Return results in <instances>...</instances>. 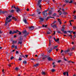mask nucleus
<instances>
[{"instance_id": "nucleus-39", "label": "nucleus", "mask_w": 76, "mask_h": 76, "mask_svg": "<svg viewBox=\"0 0 76 76\" xmlns=\"http://www.w3.org/2000/svg\"><path fill=\"white\" fill-rule=\"evenodd\" d=\"M15 45H13L12 47V48H14V47H15Z\"/></svg>"}, {"instance_id": "nucleus-15", "label": "nucleus", "mask_w": 76, "mask_h": 76, "mask_svg": "<svg viewBox=\"0 0 76 76\" xmlns=\"http://www.w3.org/2000/svg\"><path fill=\"white\" fill-rule=\"evenodd\" d=\"M17 43V41H12V44H16Z\"/></svg>"}, {"instance_id": "nucleus-24", "label": "nucleus", "mask_w": 76, "mask_h": 76, "mask_svg": "<svg viewBox=\"0 0 76 76\" xmlns=\"http://www.w3.org/2000/svg\"><path fill=\"white\" fill-rule=\"evenodd\" d=\"M39 66V64H37L34 65V67H37V66Z\"/></svg>"}, {"instance_id": "nucleus-16", "label": "nucleus", "mask_w": 76, "mask_h": 76, "mask_svg": "<svg viewBox=\"0 0 76 76\" xmlns=\"http://www.w3.org/2000/svg\"><path fill=\"white\" fill-rule=\"evenodd\" d=\"M65 29V28H64V27H63L61 29V31H62V32H64V31Z\"/></svg>"}, {"instance_id": "nucleus-5", "label": "nucleus", "mask_w": 76, "mask_h": 76, "mask_svg": "<svg viewBox=\"0 0 76 76\" xmlns=\"http://www.w3.org/2000/svg\"><path fill=\"white\" fill-rule=\"evenodd\" d=\"M8 19H9V18L8 17H6V21H7V22H11V21H12V19H10L9 21H8Z\"/></svg>"}, {"instance_id": "nucleus-4", "label": "nucleus", "mask_w": 76, "mask_h": 76, "mask_svg": "<svg viewBox=\"0 0 76 76\" xmlns=\"http://www.w3.org/2000/svg\"><path fill=\"white\" fill-rule=\"evenodd\" d=\"M7 12L6 11H3L1 10H0V13H2V14H5V13H7Z\"/></svg>"}, {"instance_id": "nucleus-59", "label": "nucleus", "mask_w": 76, "mask_h": 76, "mask_svg": "<svg viewBox=\"0 0 76 76\" xmlns=\"http://www.w3.org/2000/svg\"><path fill=\"white\" fill-rule=\"evenodd\" d=\"M74 16V19H76V16H74Z\"/></svg>"}, {"instance_id": "nucleus-53", "label": "nucleus", "mask_w": 76, "mask_h": 76, "mask_svg": "<svg viewBox=\"0 0 76 76\" xmlns=\"http://www.w3.org/2000/svg\"><path fill=\"white\" fill-rule=\"evenodd\" d=\"M68 35H69V37H72V35L71 34H67Z\"/></svg>"}, {"instance_id": "nucleus-42", "label": "nucleus", "mask_w": 76, "mask_h": 76, "mask_svg": "<svg viewBox=\"0 0 76 76\" xmlns=\"http://www.w3.org/2000/svg\"><path fill=\"white\" fill-rule=\"evenodd\" d=\"M12 15L8 16V18H12Z\"/></svg>"}, {"instance_id": "nucleus-64", "label": "nucleus", "mask_w": 76, "mask_h": 76, "mask_svg": "<svg viewBox=\"0 0 76 76\" xmlns=\"http://www.w3.org/2000/svg\"><path fill=\"white\" fill-rule=\"evenodd\" d=\"M49 38L51 39V38H52V37H51V36H50L49 37Z\"/></svg>"}, {"instance_id": "nucleus-3", "label": "nucleus", "mask_w": 76, "mask_h": 76, "mask_svg": "<svg viewBox=\"0 0 76 76\" xmlns=\"http://www.w3.org/2000/svg\"><path fill=\"white\" fill-rule=\"evenodd\" d=\"M56 23V21H55L53 22V23L51 24V25L52 27H53V28H54V27H55L56 28H57V25L56 24H54V23Z\"/></svg>"}, {"instance_id": "nucleus-61", "label": "nucleus", "mask_w": 76, "mask_h": 76, "mask_svg": "<svg viewBox=\"0 0 76 76\" xmlns=\"http://www.w3.org/2000/svg\"><path fill=\"white\" fill-rule=\"evenodd\" d=\"M17 37V36H16V35H15L14 36V38H16Z\"/></svg>"}, {"instance_id": "nucleus-62", "label": "nucleus", "mask_w": 76, "mask_h": 76, "mask_svg": "<svg viewBox=\"0 0 76 76\" xmlns=\"http://www.w3.org/2000/svg\"><path fill=\"white\" fill-rule=\"evenodd\" d=\"M16 54H19V52L18 51H16Z\"/></svg>"}, {"instance_id": "nucleus-20", "label": "nucleus", "mask_w": 76, "mask_h": 76, "mask_svg": "<svg viewBox=\"0 0 76 76\" xmlns=\"http://www.w3.org/2000/svg\"><path fill=\"white\" fill-rule=\"evenodd\" d=\"M42 75H46L45 72H43V71H42Z\"/></svg>"}, {"instance_id": "nucleus-55", "label": "nucleus", "mask_w": 76, "mask_h": 76, "mask_svg": "<svg viewBox=\"0 0 76 76\" xmlns=\"http://www.w3.org/2000/svg\"><path fill=\"white\" fill-rule=\"evenodd\" d=\"M66 73L67 75V76H69V72H66Z\"/></svg>"}, {"instance_id": "nucleus-18", "label": "nucleus", "mask_w": 76, "mask_h": 76, "mask_svg": "<svg viewBox=\"0 0 76 76\" xmlns=\"http://www.w3.org/2000/svg\"><path fill=\"white\" fill-rule=\"evenodd\" d=\"M69 51H70V50L69 49H68L67 50L64 51V52L66 53H68V52H69Z\"/></svg>"}, {"instance_id": "nucleus-14", "label": "nucleus", "mask_w": 76, "mask_h": 76, "mask_svg": "<svg viewBox=\"0 0 76 76\" xmlns=\"http://www.w3.org/2000/svg\"><path fill=\"white\" fill-rule=\"evenodd\" d=\"M58 12L59 13V14L60 15H61V12L60 10H58Z\"/></svg>"}, {"instance_id": "nucleus-25", "label": "nucleus", "mask_w": 76, "mask_h": 76, "mask_svg": "<svg viewBox=\"0 0 76 76\" xmlns=\"http://www.w3.org/2000/svg\"><path fill=\"white\" fill-rule=\"evenodd\" d=\"M12 19L15 20V21H16L17 20V19L15 18V17H12Z\"/></svg>"}, {"instance_id": "nucleus-28", "label": "nucleus", "mask_w": 76, "mask_h": 76, "mask_svg": "<svg viewBox=\"0 0 76 76\" xmlns=\"http://www.w3.org/2000/svg\"><path fill=\"white\" fill-rule=\"evenodd\" d=\"M63 13V14L64 15H67V14H68V13L67 12H64Z\"/></svg>"}, {"instance_id": "nucleus-34", "label": "nucleus", "mask_w": 76, "mask_h": 76, "mask_svg": "<svg viewBox=\"0 0 76 76\" xmlns=\"http://www.w3.org/2000/svg\"><path fill=\"white\" fill-rule=\"evenodd\" d=\"M58 47V45L54 46L53 48V49H56V48H57Z\"/></svg>"}, {"instance_id": "nucleus-1", "label": "nucleus", "mask_w": 76, "mask_h": 76, "mask_svg": "<svg viewBox=\"0 0 76 76\" xmlns=\"http://www.w3.org/2000/svg\"><path fill=\"white\" fill-rule=\"evenodd\" d=\"M41 1H42V0H39L37 2V5L38 6H39V7L40 8L41 10H42V9L41 8V6L40 5H39V4H40V3L41 2Z\"/></svg>"}, {"instance_id": "nucleus-31", "label": "nucleus", "mask_w": 76, "mask_h": 76, "mask_svg": "<svg viewBox=\"0 0 76 76\" xmlns=\"http://www.w3.org/2000/svg\"><path fill=\"white\" fill-rule=\"evenodd\" d=\"M70 56H72V53H68Z\"/></svg>"}, {"instance_id": "nucleus-12", "label": "nucleus", "mask_w": 76, "mask_h": 76, "mask_svg": "<svg viewBox=\"0 0 76 76\" xmlns=\"http://www.w3.org/2000/svg\"><path fill=\"white\" fill-rule=\"evenodd\" d=\"M58 22H59V24L60 25L61 24V20L59 19H58Z\"/></svg>"}, {"instance_id": "nucleus-40", "label": "nucleus", "mask_w": 76, "mask_h": 76, "mask_svg": "<svg viewBox=\"0 0 76 76\" xmlns=\"http://www.w3.org/2000/svg\"><path fill=\"white\" fill-rule=\"evenodd\" d=\"M8 22H7V21L5 22V23L4 25L5 26H6V25H7V23H8Z\"/></svg>"}, {"instance_id": "nucleus-51", "label": "nucleus", "mask_w": 76, "mask_h": 76, "mask_svg": "<svg viewBox=\"0 0 76 76\" xmlns=\"http://www.w3.org/2000/svg\"><path fill=\"white\" fill-rule=\"evenodd\" d=\"M15 49H17V48H18V47H17V45H16L15 47Z\"/></svg>"}, {"instance_id": "nucleus-8", "label": "nucleus", "mask_w": 76, "mask_h": 76, "mask_svg": "<svg viewBox=\"0 0 76 76\" xmlns=\"http://www.w3.org/2000/svg\"><path fill=\"white\" fill-rule=\"evenodd\" d=\"M18 32H20V31H19L18 30H16V31H14L13 32H12V34H16Z\"/></svg>"}, {"instance_id": "nucleus-36", "label": "nucleus", "mask_w": 76, "mask_h": 76, "mask_svg": "<svg viewBox=\"0 0 76 76\" xmlns=\"http://www.w3.org/2000/svg\"><path fill=\"white\" fill-rule=\"evenodd\" d=\"M66 1L65 2L66 3H69V0H65Z\"/></svg>"}, {"instance_id": "nucleus-63", "label": "nucleus", "mask_w": 76, "mask_h": 76, "mask_svg": "<svg viewBox=\"0 0 76 76\" xmlns=\"http://www.w3.org/2000/svg\"><path fill=\"white\" fill-rule=\"evenodd\" d=\"M41 12H38L39 15V14H41Z\"/></svg>"}, {"instance_id": "nucleus-7", "label": "nucleus", "mask_w": 76, "mask_h": 76, "mask_svg": "<svg viewBox=\"0 0 76 76\" xmlns=\"http://www.w3.org/2000/svg\"><path fill=\"white\" fill-rule=\"evenodd\" d=\"M29 29H30V30H34V26H32L31 27H28Z\"/></svg>"}, {"instance_id": "nucleus-44", "label": "nucleus", "mask_w": 76, "mask_h": 76, "mask_svg": "<svg viewBox=\"0 0 76 76\" xmlns=\"http://www.w3.org/2000/svg\"><path fill=\"white\" fill-rule=\"evenodd\" d=\"M63 75H64V76H65L66 75V72H64L63 73Z\"/></svg>"}, {"instance_id": "nucleus-9", "label": "nucleus", "mask_w": 76, "mask_h": 76, "mask_svg": "<svg viewBox=\"0 0 76 76\" xmlns=\"http://www.w3.org/2000/svg\"><path fill=\"white\" fill-rule=\"evenodd\" d=\"M16 10L17 13H20V10L19 8H16Z\"/></svg>"}, {"instance_id": "nucleus-52", "label": "nucleus", "mask_w": 76, "mask_h": 76, "mask_svg": "<svg viewBox=\"0 0 76 76\" xmlns=\"http://www.w3.org/2000/svg\"><path fill=\"white\" fill-rule=\"evenodd\" d=\"M27 35H28L27 34H25V35L24 36V37H25V38H26V36Z\"/></svg>"}, {"instance_id": "nucleus-10", "label": "nucleus", "mask_w": 76, "mask_h": 76, "mask_svg": "<svg viewBox=\"0 0 76 76\" xmlns=\"http://www.w3.org/2000/svg\"><path fill=\"white\" fill-rule=\"evenodd\" d=\"M48 61H53V60L52 59V58L50 57H49L48 58Z\"/></svg>"}, {"instance_id": "nucleus-60", "label": "nucleus", "mask_w": 76, "mask_h": 76, "mask_svg": "<svg viewBox=\"0 0 76 76\" xmlns=\"http://www.w3.org/2000/svg\"><path fill=\"white\" fill-rule=\"evenodd\" d=\"M12 65L11 64H8V66H9V67H11Z\"/></svg>"}, {"instance_id": "nucleus-27", "label": "nucleus", "mask_w": 76, "mask_h": 76, "mask_svg": "<svg viewBox=\"0 0 76 76\" xmlns=\"http://www.w3.org/2000/svg\"><path fill=\"white\" fill-rule=\"evenodd\" d=\"M68 32L70 33V34H72V32H73V31H68Z\"/></svg>"}, {"instance_id": "nucleus-48", "label": "nucleus", "mask_w": 76, "mask_h": 76, "mask_svg": "<svg viewBox=\"0 0 76 76\" xmlns=\"http://www.w3.org/2000/svg\"><path fill=\"white\" fill-rule=\"evenodd\" d=\"M61 60H59L58 61V63H60V62H61Z\"/></svg>"}, {"instance_id": "nucleus-43", "label": "nucleus", "mask_w": 76, "mask_h": 76, "mask_svg": "<svg viewBox=\"0 0 76 76\" xmlns=\"http://www.w3.org/2000/svg\"><path fill=\"white\" fill-rule=\"evenodd\" d=\"M18 60H19V61H21V60H22V58H20V57H19Z\"/></svg>"}, {"instance_id": "nucleus-58", "label": "nucleus", "mask_w": 76, "mask_h": 76, "mask_svg": "<svg viewBox=\"0 0 76 76\" xmlns=\"http://www.w3.org/2000/svg\"><path fill=\"white\" fill-rule=\"evenodd\" d=\"M57 32H58V34H60V33H61V32L60 31H58Z\"/></svg>"}, {"instance_id": "nucleus-46", "label": "nucleus", "mask_w": 76, "mask_h": 76, "mask_svg": "<svg viewBox=\"0 0 76 76\" xmlns=\"http://www.w3.org/2000/svg\"><path fill=\"white\" fill-rule=\"evenodd\" d=\"M10 34H12V31H10L9 32Z\"/></svg>"}, {"instance_id": "nucleus-32", "label": "nucleus", "mask_w": 76, "mask_h": 76, "mask_svg": "<svg viewBox=\"0 0 76 76\" xmlns=\"http://www.w3.org/2000/svg\"><path fill=\"white\" fill-rule=\"evenodd\" d=\"M56 15H57V14L56 13H54L52 15V16H56Z\"/></svg>"}, {"instance_id": "nucleus-38", "label": "nucleus", "mask_w": 76, "mask_h": 76, "mask_svg": "<svg viewBox=\"0 0 76 76\" xmlns=\"http://www.w3.org/2000/svg\"><path fill=\"white\" fill-rule=\"evenodd\" d=\"M47 34H51V33H50V32L48 31L47 32Z\"/></svg>"}, {"instance_id": "nucleus-6", "label": "nucleus", "mask_w": 76, "mask_h": 76, "mask_svg": "<svg viewBox=\"0 0 76 76\" xmlns=\"http://www.w3.org/2000/svg\"><path fill=\"white\" fill-rule=\"evenodd\" d=\"M22 33L24 34H27V35H28V34H29V33H27V31L26 30H25L24 31H23Z\"/></svg>"}, {"instance_id": "nucleus-21", "label": "nucleus", "mask_w": 76, "mask_h": 76, "mask_svg": "<svg viewBox=\"0 0 76 76\" xmlns=\"http://www.w3.org/2000/svg\"><path fill=\"white\" fill-rule=\"evenodd\" d=\"M47 58V56H45L44 57L42 58L43 59V60H44V59H45Z\"/></svg>"}, {"instance_id": "nucleus-22", "label": "nucleus", "mask_w": 76, "mask_h": 76, "mask_svg": "<svg viewBox=\"0 0 76 76\" xmlns=\"http://www.w3.org/2000/svg\"><path fill=\"white\" fill-rule=\"evenodd\" d=\"M45 1L47 2L48 4H49L50 3V0H47V1Z\"/></svg>"}, {"instance_id": "nucleus-29", "label": "nucleus", "mask_w": 76, "mask_h": 76, "mask_svg": "<svg viewBox=\"0 0 76 76\" xmlns=\"http://www.w3.org/2000/svg\"><path fill=\"white\" fill-rule=\"evenodd\" d=\"M52 48H50V50H49L48 51V52L50 53H51V51H52Z\"/></svg>"}, {"instance_id": "nucleus-2", "label": "nucleus", "mask_w": 76, "mask_h": 76, "mask_svg": "<svg viewBox=\"0 0 76 76\" xmlns=\"http://www.w3.org/2000/svg\"><path fill=\"white\" fill-rule=\"evenodd\" d=\"M48 10H46L45 11H44L43 12H42L43 15L45 16H47V14H48L47 12H48Z\"/></svg>"}, {"instance_id": "nucleus-47", "label": "nucleus", "mask_w": 76, "mask_h": 76, "mask_svg": "<svg viewBox=\"0 0 76 76\" xmlns=\"http://www.w3.org/2000/svg\"><path fill=\"white\" fill-rule=\"evenodd\" d=\"M49 18H50L49 17H48L46 19V20H48V19H49Z\"/></svg>"}, {"instance_id": "nucleus-11", "label": "nucleus", "mask_w": 76, "mask_h": 76, "mask_svg": "<svg viewBox=\"0 0 76 76\" xmlns=\"http://www.w3.org/2000/svg\"><path fill=\"white\" fill-rule=\"evenodd\" d=\"M39 19L40 20V22H42V21H43V20H44V18H39Z\"/></svg>"}, {"instance_id": "nucleus-23", "label": "nucleus", "mask_w": 76, "mask_h": 76, "mask_svg": "<svg viewBox=\"0 0 76 76\" xmlns=\"http://www.w3.org/2000/svg\"><path fill=\"white\" fill-rule=\"evenodd\" d=\"M23 38L21 37L20 39V41H22V42H23Z\"/></svg>"}, {"instance_id": "nucleus-45", "label": "nucleus", "mask_w": 76, "mask_h": 76, "mask_svg": "<svg viewBox=\"0 0 76 76\" xmlns=\"http://www.w3.org/2000/svg\"><path fill=\"white\" fill-rule=\"evenodd\" d=\"M64 34H68L67 33V31H64Z\"/></svg>"}, {"instance_id": "nucleus-30", "label": "nucleus", "mask_w": 76, "mask_h": 76, "mask_svg": "<svg viewBox=\"0 0 76 76\" xmlns=\"http://www.w3.org/2000/svg\"><path fill=\"white\" fill-rule=\"evenodd\" d=\"M23 63L25 64L27 63V62H26V61H25L23 62Z\"/></svg>"}, {"instance_id": "nucleus-35", "label": "nucleus", "mask_w": 76, "mask_h": 76, "mask_svg": "<svg viewBox=\"0 0 76 76\" xmlns=\"http://www.w3.org/2000/svg\"><path fill=\"white\" fill-rule=\"evenodd\" d=\"M51 40H49V46H51Z\"/></svg>"}, {"instance_id": "nucleus-49", "label": "nucleus", "mask_w": 76, "mask_h": 76, "mask_svg": "<svg viewBox=\"0 0 76 76\" xmlns=\"http://www.w3.org/2000/svg\"><path fill=\"white\" fill-rule=\"evenodd\" d=\"M73 29L75 30L76 29V26H74L73 27Z\"/></svg>"}, {"instance_id": "nucleus-54", "label": "nucleus", "mask_w": 76, "mask_h": 76, "mask_svg": "<svg viewBox=\"0 0 76 76\" xmlns=\"http://www.w3.org/2000/svg\"><path fill=\"white\" fill-rule=\"evenodd\" d=\"M73 2V1L71 0V1L69 2V3H72Z\"/></svg>"}, {"instance_id": "nucleus-17", "label": "nucleus", "mask_w": 76, "mask_h": 76, "mask_svg": "<svg viewBox=\"0 0 76 76\" xmlns=\"http://www.w3.org/2000/svg\"><path fill=\"white\" fill-rule=\"evenodd\" d=\"M52 14V11H50L49 12V15H51Z\"/></svg>"}, {"instance_id": "nucleus-50", "label": "nucleus", "mask_w": 76, "mask_h": 76, "mask_svg": "<svg viewBox=\"0 0 76 76\" xmlns=\"http://www.w3.org/2000/svg\"><path fill=\"white\" fill-rule=\"evenodd\" d=\"M15 69L16 70H18V67H16Z\"/></svg>"}, {"instance_id": "nucleus-13", "label": "nucleus", "mask_w": 76, "mask_h": 76, "mask_svg": "<svg viewBox=\"0 0 76 76\" xmlns=\"http://www.w3.org/2000/svg\"><path fill=\"white\" fill-rule=\"evenodd\" d=\"M54 39L55 41H56V42H57V41H59V39L58 38L57 39H56L55 37H54Z\"/></svg>"}, {"instance_id": "nucleus-33", "label": "nucleus", "mask_w": 76, "mask_h": 76, "mask_svg": "<svg viewBox=\"0 0 76 76\" xmlns=\"http://www.w3.org/2000/svg\"><path fill=\"white\" fill-rule=\"evenodd\" d=\"M15 12V10H12L10 11V13H13V12Z\"/></svg>"}, {"instance_id": "nucleus-57", "label": "nucleus", "mask_w": 76, "mask_h": 76, "mask_svg": "<svg viewBox=\"0 0 76 76\" xmlns=\"http://www.w3.org/2000/svg\"><path fill=\"white\" fill-rule=\"evenodd\" d=\"M4 70L3 69L2 71V73H3V74H4Z\"/></svg>"}, {"instance_id": "nucleus-37", "label": "nucleus", "mask_w": 76, "mask_h": 76, "mask_svg": "<svg viewBox=\"0 0 76 76\" xmlns=\"http://www.w3.org/2000/svg\"><path fill=\"white\" fill-rule=\"evenodd\" d=\"M56 70H55V69H52L51 70V72H54V71H55Z\"/></svg>"}, {"instance_id": "nucleus-56", "label": "nucleus", "mask_w": 76, "mask_h": 76, "mask_svg": "<svg viewBox=\"0 0 76 76\" xmlns=\"http://www.w3.org/2000/svg\"><path fill=\"white\" fill-rule=\"evenodd\" d=\"M13 58H14V57H12L11 58V60H12L13 59Z\"/></svg>"}, {"instance_id": "nucleus-19", "label": "nucleus", "mask_w": 76, "mask_h": 76, "mask_svg": "<svg viewBox=\"0 0 76 76\" xmlns=\"http://www.w3.org/2000/svg\"><path fill=\"white\" fill-rule=\"evenodd\" d=\"M22 41H18V44H22Z\"/></svg>"}, {"instance_id": "nucleus-26", "label": "nucleus", "mask_w": 76, "mask_h": 76, "mask_svg": "<svg viewBox=\"0 0 76 76\" xmlns=\"http://www.w3.org/2000/svg\"><path fill=\"white\" fill-rule=\"evenodd\" d=\"M23 21L25 23H26L27 21H26V19H23Z\"/></svg>"}, {"instance_id": "nucleus-41", "label": "nucleus", "mask_w": 76, "mask_h": 76, "mask_svg": "<svg viewBox=\"0 0 76 76\" xmlns=\"http://www.w3.org/2000/svg\"><path fill=\"white\" fill-rule=\"evenodd\" d=\"M39 11H40V10H39V9H37V12H39Z\"/></svg>"}]
</instances>
